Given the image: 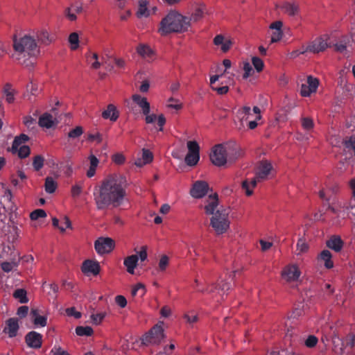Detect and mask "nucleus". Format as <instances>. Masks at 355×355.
<instances>
[{
  "label": "nucleus",
  "mask_w": 355,
  "mask_h": 355,
  "mask_svg": "<svg viewBox=\"0 0 355 355\" xmlns=\"http://www.w3.org/2000/svg\"><path fill=\"white\" fill-rule=\"evenodd\" d=\"M125 180L120 174H112L101 181L94 193L98 209L120 206L125 196Z\"/></svg>",
  "instance_id": "obj_1"
},
{
  "label": "nucleus",
  "mask_w": 355,
  "mask_h": 355,
  "mask_svg": "<svg viewBox=\"0 0 355 355\" xmlns=\"http://www.w3.org/2000/svg\"><path fill=\"white\" fill-rule=\"evenodd\" d=\"M12 58L21 64H25L26 58L35 57L40 53L35 39L28 34L14 38Z\"/></svg>",
  "instance_id": "obj_2"
},
{
  "label": "nucleus",
  "mask_w": 355,
  "mask_h": 355,
  "mask_svg": "<svg viewBox=\"0 0 355 355\" xmlns=\"http://www.w3.org/2000/svg\"><path fill=\"white\" fill-rule=\"evenodd\" d=\"M189 27V18L173 11L170 12L161 21L159 33L164 35L171 33L184 32L187 31Z\"/></svg>",
  "instance_id": "obj_3"
},
{
  "label": "nucleus",
  "mask_w": 355,
  "mask_h": 355,
  "mask_svg": "<svg viewBox=\"0 0 355 355\" xmlns=\"http://www.w3.org/2000/svg\"><path fill=\"white\" fill-rule=\"evenodd\" d=\"M272 171L273 167L270 162L267 160L260 162L257 168L256 177L250 182L245 180L242 182V188L245 190V194L248 196H251L257 183L266 180Z\"/></svg>",
  "instance_id": "obj_4"
},
{
  "label": "nucleus",
  "mask_w": 355,
  "mask_h": 355,
  "mask_svg": "<svg viewBox=\"0 0 355 355\" xmlns=\"http://www.w3.org/2000/svg\"><path fill=\"white\" fill-rule=\"evenodd\" d=\"M228 216V209H220L217 210L216 214L211 218L210 225L217 234H222L229 229L230 221Z\"/></svg>",
  "instance_id": "obj_5"
},
{
  "label": "nucleus",
  "mask_w": 355,
  "mask_h": 355,
  "mask_svg": "<svg viewBox=\"0 0 355 355\" xmlns=\"http://www.w3.org/2000/svg\"><path fill=\"white\" fill-rule=\"evenodd\" d=\"M229 146L224 144L216 145L211 150L210 159L217 166H221L226 164Z\"/></svg>",
  "instance_id": "obj_6"
},
{
  "label": "nucleus",
  "mask_w": 355,
  "mask_h": 355,
  "mask_svg": "<svg viewBox=\"0 0 355 355\" xmlns=\"http://www.w3.org/2000/svg\"><path fill=\"white\" fill-rule=\"evenodd\" d=\"M164 338V330L162 326L157 324L142 337L141 343L144 345H159Z\"/></svg>",
  "instance_id": "obj_7"
},
{
  "label": "nucleus",
  "mask_w": 355,
  "mask_h": 355,
  "mask_svg": "<svg viewBox=\"0 0 355 355\" xmlns=\"http://www.w3.org/2000/svg\"><path fill=\"white\" fill-rule=\"evenodd\" d=\"M329 38L327 35L317 37L308 43L305 47V51L312 53H319L325 51L329 46L328 43Z\"/></svg>",
  "instance_id": "obj_8"
},
{
  "label": "nucleus",
  "mask_w": 355,
  "mask_h": 355,
  "mask_svg": "<svg viewBox=\"0 0 355 355\" xmlns=\"http://www.w3.org/2000/svg\"><path fill=\"white\" fill-rule=\"evenodd\" d=\"M203 209L207 215L216 214V211L220 209H225L219 205V200L217 193H211L208 195L204 201Z\"/></svg>",
  "instance_id": "obj_9"
},
{
  "label": "nucleus",
  "mask_w": 355,
  "mask_h": 355,
  "mask_svg": "<svg viewBox=\"0 0 355 355\" xmlns=\"http://www.w3.org/2000/svg\"><path fill=\"white\" fill-rule=\"evenodd\" d=\"M28 139V136L26 135H21L15 139L12 150L13 153H17L18 155L21 158L26 157L30 154V148L28 146L22 145Z\"/></svg>",
  "instance_id": "obj_10"
},
{
  "label": "nucleus",
  "mask_w": 355,
  "mask_h": 355,
  "mask_svg": "<svg viewBox=\"0 0 355 355\" xmlns=\"http://www.w3.org/2000/svg\"><path fill=\"white\" fill-rule=\"evenodd\" d=\"M114 246V241L109 237H100L94 243L95 250L100 254L110 252Z\"/></svg>",
  "instance_id": "obj_11"
},
{
  "label": "nucleus",
  "mask_w": 355,
  "mask_h": 355,
  "mask_svg": "<svg viewBox=\"0 0 355 355\" xmlns=\"http://www.w3.org/2000/svg\"><path fill=\"white\" fill-rule=\"evenodd\" d=\"M301 275V271L296 263L286 266L282 271V277L286 282H297Z\"/></svg>",
  "instance_id": "obj_12"
},
{
  "label": "nucleus",
  "mask_w": 355,
  "mask_h": 355,
  "mask_svg": "<svg viewBox=\"0 0 355 355\" xmlns=\"http://www.w3.org/2000/svg\"><path fill=\"white\" fill-rule=\"evenodd\" d=\"M210 187L207 182L198 180L193 182L190 190V195L194 198H202L209 193Z\"/></svg>",
  "instance_id": "obj_13"
},
{
  "label": "nucleus",
  "mask_w": 355,
  "mask_h": 355,
  "mask_svg": "<svg viewBox=\"0 0 355 355\" xmlns=\"http://www.w3.org/2000/svg\"><path fill=\"white\" fill-rule=\"evenodd\" d=\"M189 153L185 157V162L189 166H194L199 161V146L196 141H190L187 143Z\"/></svg>",
  "instance_id": "obj_14"
},
{
  "label": "nucleus",
  "mask_w": 355,
  "mask_h": 355,
  "mask_svg": "<svg viewBox=\"0 0 355 355\" xmlns=\"http://www.w3.org/2000/svg\"><path fill=\"white\" fill-rule=\"evenodd\" d=\"M319 85L317 78L311 76L307 77L306 84H302L300 89V94L302 96H309L311 94L316 92Z\"/></svg>",
  "instance_id": "obj_15"
},
{
  "label": "nucleus",
  "mask_w": 355,
  "mask_h": 355,
  "mask_svg": "<svg viewBox=\"0 0 355 355\" xmlns=\"http://www.w3.org/2000/svg\"><path fill=\"white\" fill-rule=\"evenodd\" d=\"M156 10V7L150 6L147 0H140L139 1L138 10L137 15L138 17H147Z\"/></svg>",
  "instance_id": "obj_16"
},
{
  "label": "nucleus",
  "mask_w": 355,
  "mask_h": 355,
  "mask_svg": "<svg viewBox=\"0 0 355 355\" xmlns=\"http://www.w3.org/2000/svg\"><path fill=\"white\" fill-rule=\"evenodd\" d=\"M283 23L281 21H276L270 25V28L272 31L271 34V43L280 41L283 37L282 28Z\"/></svg>",
  "instance_id": "obj_17"
},
{
  "label": "nucleus",
  "mask_w": 355,
  "mask_h": 355,
  "mask_svg": "<svg viewBox=\"0 0 355 355\" xmlns=\"http://www.w3.org/2000/svg\"><path fill=\"white\" fill-rule=\"evenodd\" d=\"M26 341L27 345L31 347H40L42 345V336L35 331H31L26 335Z\"/></svg>",
  "instance_id": "obj_18"
},
{
  "label": "nucleus",
  "mask_w": 355,
  "mask_h": 355,
  "mask_svg": "<svg viewBox=\"0 0 355 355\" xmlns=\"http://www.w3.org/2000/svg\"><path fill=\"white\" fill-rule=\"evenodd\" d=\"M32 321L35 325L45 327L46 325L47 318L40 315V311L37 309H33L30 313Z\"/></svg>",
  "instance_id": "obj_19"
},
{
  "label": "nucleus",
  "mask_w": 355,
  "mask_h": 355,
  "mask_svg": "<svg viewBox=\"0 0 355 355\" xmlns=\"http://www.w3.org/2000/svg\"><path fill=\"white\" fill-rule=\"evenodd\" d=\"M132 98L133 101L135 102L141 108V112L144 114H147L150 113V103L148 102L146 98L141 97L139 94H134L132 95Z\"/></svg>",
  "instance_id": "obj_20"
},
{
  "label": "nucleus",
  "mask_w": 355,
  "mask_h": 355,
  "mask_svg": "<svg viewBox=\"0 0 355 355\" xmlns=\"http://www.w3.org/2000/svg\"><path fill=\"white\" fill-rule=\"evenodd\" d=\"M58 123V121L49 113H44L39 119V124L46 128H52Z\"/></svg>",
  "instance_id": "obj_21"
},
{
  "label": "nucleus",
  "mask_w": 355,
  "mask_h": 355,
  "mask_svg": "<svg viewBox=\"0 0 355 355\" xmlns=\"http://www.w3.org/2000/svg\"><path fill=\"white\" fill-rule=\"evenodd\" d=\"M119 114L115 105L113 104H109L107 109L102 113L103 119H109L112 121H115L119 118Z\"/></svg>",
  "instance_id": "obj_22"
},
{
  "label": "nucleus",
  "mask_w": 355,
  "mask_h": 355,
  "mask_svg": "<svg viewBox=\"0 0 355 355\" xmlns=\"http://www.w3.org/2000/svg\"><path fill=\"white\" fill-rule=\"evenodd\" d=\"M19 329L18 320L17 318H10L6 322V327L4 329L10 337H14L16 336L17 330Z\"/></svg>",
  "instance_id": "obj_23"
},
{
  "label": "nucleus",
  "mask_w": 355,
  "mask_h": 355,
  "mask_svg": "<svg viewBox=\"0 0 355 355\" xmlns=\"http://www.w3.org/2000/svg\"><path fill=\"white\" fill-rule=\"evenodd\" d=\"M281 9L285 13L294 16L299 11V5L295 2L285 1L282 4Z\"/></svg>",
  "instance_id": "obj_24"
},
{
  "label": "nucleus",
  "mask_w": 355,
  "mask_h": 355,
  "mask_svg": "<svg viewBox=\"0 0 355 355\" xmlns=\"http://www.w3.org/2000/svg\"><path fill=\"white\" fill-rule=\"evenodd\" d=\"M82 270L84 272L97 275L99 272L100 266L97 262L87 260L83 263Z\"/></svg>",
  "instance_id": "obj_25"
},
{
  "label": "nucleus",
  "mask_w": 355,
  "mask_h": 355,
  "mask_svg": "<svg viewBox=\"0 0 355 355\" xmlns=\"http://www.w3.org/2000/svg\"><path fill=\"white\" fill-rule=\"evenodd\" d=\"M139 257L137 254L127 257L124 259V265L127 268V271L130 274H134L135 268L137 267Z\"/></svg>",
  "instance_id": "obj_26"
},
{
  "label": "nucleus",
  "mask_w": 355,
  "mask_h": 355,
  "mask_svg": "<svg viewBox=\"0 0 355 355\" xmlns=\"http://www.w3.org/2000/svg\"><path fill=\"white\" fill-rule=\"evenodd\" d=\"M153 159V153L146 149L142 150V157L138 158L135 161V164L136 166L139 167H141L144 166L145 164H147L152 162Z\"/></svg>",
  "instance_id": "obj_27"
},
{
  "label": "nucleus",
  "mask_w": 355,
  "mask_h": 355,
  "mask_svg": "<svg viewBox=\"0 0 355 355\" xmlns=\"http://www.w3.org/2000/svg\"><path fill=\"white\" fill-rule=\"evenodd\" d=\"M137 53L144 58L150 61L153 59L154 52L147 45L140 44L137 48Z\"/></svg>",
  "instance_id": "obj_28"
},
{
  "label": "nucleus",
  "mask_w": 355,
  "mask_h": 355,
  "mask_svg": "<svg viewBox=\"0 0 355 355\" xmlns=\"http://www.w3.org/2000/svg\"><path fill=\"white\" fill-rule=\"evenodd\" d=\"M327 245L336 252H339L343 248V241L340 237L332 236L327 241Z\"/></svg>",
  "instance_id": "obj_29"
},
{
  "label": "nucleus",
  "mask_w": 355,
  "mask_h": 355,
  "mask_svg": "<svg viewBox=\"0 0 355 355\" xmlns=\"http://www.w3.org/2000/svg\"><path fill=\"white\" fill-rule=\"evenodd\" d=\"M89 168L87 172V175L92 178L95 175L96 169L98 165L99 161L94 155H90L89 157Z\"/></svg>",
  "instance_id": "obj_30"
},
{
  "label": "nucleus",
  "mask_w": 355,
  "mask_h": 355,
  "mask_svg": "<svg viewBox=\"0 0 355 355\" xmlns=\"http://www.w3.org/2000/svg\"><path fill=\"white\" fill-rule=\"evenodd\" d=\"M319 259L324 261V266L327 268H331L334 266L331 261V254L327 250H324L322 251L319 256Z\"/></svg>",
  "instance_id": "obj_31"
},
{
  "label": "nucleus",
  "mask_w": 355,
  "mask_h": 355,
  "mask_svg": "<svg viewBox=\"0 0 355 355\" xmlns=\"http://www.w3.org/2000/svg\"><path fill=\"white\" fill-rule=\"evenodd\" d=\"M13 297L20 303L24 304L28 302V299L26 296V291L22 288L17 289L13 293Z\"/></svg>",
  "instance_id": "obj_32"
},
{
  "label": "nucleus",
  "mask_w": 355,
  "mask_h": 355,
  "mask_svg": "<svg viewBox=\"0 0 355 355\" xmlns=\"http://www.w3.org/2000/svg\"><path fill=\"white\" fill-rule=\"evenodd\" d=\"M57 187L56 182L51 177H47L45 181V190L47 193H53Z\"/></svg>",
  "instance_id": "obj_33"
},
{
  "label": "nucleus",
  "mask_w": 355,
  "mask_h": 355,
  "mask_svg": "<svg viewBox=\"0 0 355 355\" xmlns=\"http://www.w3.org/2000/svg\"><path fill=\"white\" fill-rule=\"evenodd\" d=\"M309 250V245L306 241L303 239H300L297 243V254H302L305 253Z\"/></svg>",
  "instance_id": "obj_34"
},
{
  "label": "nucleus",
  "mask_w": 355,
  "mask_h": 355,
  "mask_svg": "<svg viewBox=\"0 0 355 355\" xmlns=\"http://www.w3.org/2000/svg\"><path fill=\"white\" fill-rule=\"evenodd\" d=\"M37 38L44 44H49L53 41V38L46 31H41L37 35Z\"/></svg>",
  "instance_id": "obj_35"
},
{
  "label": "nucleus",
  "mask_w": 355,
  "mask_h": 355,
  "mask_svg": "<svg viewBox=\"0 0 355 355\" xmlns=\"http://www.w3.org/2000/svg\"><path fill=\"white\" fill-rule=\"evenodd\" d=\"M146 293L145 286L141 283L137 284L132 289L131 294L132 296L137 295L142 297Z\"/></svg>",
  "instance_id": "obj_36"
},
{
  "label": "nucleus",
  "mask_w": 355,
  "mask_h": 355,
  "mask_svg": "<svg viewBox=\"0 0 355 355\" xmlns=\"http://www.w3.org/2000/svg\"><path fill=\"white\" fill-rule=\"evenodd\" d=\"M302 128L307 132L311 131L314 127V123L312 119L309 117H302L301 119Z\"/></svg>",
  "instance_id": "obj_37"
},
{
  "label": "nucleus",
  "mask_w": 355,
  "mask_h": 355,
  "mask_svg": "<svg viewBox=\"0 0 355 355\" xmlns=\"http://www.w3.org/2000/svg\"><path fill=\"white\" fill-rule=\"evenodd\" d=\"M76 332L80 336H91L93 333V329L90 327H78L76 329Z\"/></svg>",
  "instance_id": "obj_38"
},
{
  "label": "nucleus",
  "mask_w": 355,
  "mask_h": 355,
  "mask_svg": "<svg viewBox=\"0 0 355 355\" xmlns=\"http://www.w3.org/2000/svg\"><path fill=\"white\" fill-rule=\"evenodd\" d=\"M204 15V8L200 7L198 8L195 12L191 15V17L189 18V22L191 21H198L200 19L203 17Z\"/></svg>",
  "instance_id": "obj_39"
},
{
  "label": "nucleus",
  "mask_w": 355,
  "mask_h": 355,
  "mask_svg": "<svg viewBox=\"0 0 355 355\" xmlns=\"http://www.w3.org/2000/svg\"><path fill=\"white\" fill-rule=\"evenodd\" d=\"M26 90L28 93H30L32 96H36L38 94L41 89L38 87L37 84L35 83H30L26 86Z\"/></svg>",
  "instance_id": "obj_40"
},
{
  "label": "nucleus",
  "mask_w": 355,
  "mask_h": 355,
  "mask_svg": "<svg viewBox=\"0 0 355 355\" xmlns=\"http://www.w3.org/2000/svg\"><path fill=\"white\" fill-rule=\"evenodd\" d=\"M69 42L71 44V49L76 50L78 47V35L76 33H72L69 37Z\"/></svg>",
  "instance_id": "obj_41"
},
{
  "label": "nucleus",
  "mask_w": 355,
  "mask_h": 355,
  "mask_svg": "<svg viewBox=\"0 0 355 355\" xmlns=\"http://www.w3.org/2000/svg\"><path fill=\"white\" fill-rule=\"evenodd\" d=\"M83 133V128L81 126H76L68 133V137L71 139H76L82 135Z\"/></svg>",
  "instance_id": "obj_42"
},
{
  "label": "nucleus",
  "mask_w": 355,
  "mask_h": 355,
  "mask_svg": "<svg viewBox=\"0 0 355 355\" xmlns=\"http://www.w3.org/2000/svg\"><path fill=\"white\" fill-rule=\"evenodd\" d=\"M243 69L244 71V73L243 76V78H248L249 76H251L254 73V70L251 64L248 62H243Z\"/></svg>",
  "instance_id": "obj_43"
},
{
  "label": "nucleus",
  "mask_w": 355,
  "mask_h": 355,
  "mask_svg": "<svg viewBox=\"0 0 355 355\" xmlns=\"http://www.w3.org/2000/svg\"><path fill=\"white\" fill-rule=\"evenodd\" d=\"M33 165L36 171H39L44 165V158L41 155H37L33 159Z\"/></svg>",
  "instance_id": "obj_44"
},
{
  "label": "nucleus",
  "mask_w": 355,
  "mask_h": 355,
  "mask_svg": "<svg viewBox=\"0 0 355 355\" xmlns=\"http://www.w3.org/2000/svg\"><path fill=\"white\" fill-rule=\"evenodd\" d=\"M46 216V214L43 209H36L33 211L30 215L31 220H37L40 218H45Z\"/></svg>",
  "instance_id": "obj_45"
},
{
  "label": "nucleus",
  "mask_w": 355,
  "mask_h": 355,
  "mask_svg": "<svg viewBox=\"0 0 355 355\" xmlns=\"http://www.w3.org/2000/svg\"><path fill=\"white\" fill-rule=\"evenodd\" d=\"M242 120H247L251 115V109L249 106L243 107L239 112Z\"/></svg>",
  "instance_id": "obj_46"
},
{
  "label": "nucleus",
  "mask_w": 355,
  "mask_h": 355,
  "mask_svg": "<svg viewBox=\"0 0 355 355\" xmlns=\"http://www.w3.org/2000/svg\"><path fill=\"white\" fill-rule=\"evenodd\" d=\"M168 265V257L166 255H162L159 261V270L164 271Z\"/></svg>",
  "instance_id": "obj_47"
},
{
  "label": "nucleus",
  "mask_w": 355,
  "mask_h": 355,
  "mask_svg": "<svg viewBox=\"0 0 355 355\" xmlns=\"http://www.w3.org/2000/svg\"><path fill=\"white\" fill-rule=\"evenodd\" d=\"M347 39L346 37L344 38L343 41H341L339 43H337L335 44V49L336 51L340 53H345V51L347 50Z\"/></svg>",
  "instance_id": "obj_48"
},
{
  "label": "nucleus",
  "mask_w": 355,
  "mask_h": 355,
  "mask_svg": "<svg viewBox=\"0 0 355 355\" xmlns=\"http://www.w3.org/2000/svg\"><path fill=\"white\" fill-rule=\"evenodd\" d=\"M252 61L254 68L257 71H261L263 69V62L260 58L257 57H253Z\"/></svg>",
  "instance_id": "obj_49"
},
{
  "label": "nucleus",
  "mask_w": 355,
  "mask_h": 355,
  "mask_svg": "<svg viewBox=\"0 0 355 355\" xmlns=\"http://www.w3.org/2000/svg\"><path fill=\"white\" fill-rule=\"evenodd\" d=\"M167 106L170 108H173L177 110L182 108V104L179 102V101L173 98H171L168 100V104Z\"/></svg>",
  "instance_id": "obj_50"
},
{
  "label": "nucleus",
  "mask_w": 355,
  "mask_h": 355,
  "mask_svg": "<svg viewBox=\"0 0 355 355\" xmlns=\"http://www.w3.org/2000/svg\"><path fill=\"white\" fill-rule=\"evenodd\" d=\"M88 140L90 141H96L98 144H100L103 141V135L99 132L89 133L88 134Z\"/></svg>",
  "instance_id": "obj_51"
},
{
  "label": "nucleus",
  "mask_w": 355,
  "mask_h": 355,
  "mask_svg": "<svg viewBox=\"0 0 355 355\" xmlns=\"http://www.w3.org/2000/svg\"><path fill=\"white\" fill-rule=\"evenodd\" d=\"M105 314L103 313H97V314H92L91 319L93 324H98L101 322L103 319L104 318Z\"/></svg>",
  "instance_id": "obj_52"
},
{
  "label": "nucleus",
  "mask_w": 355,
  "mask_h": 355,
  "mask_svg": "<svg viewBox=\"0 0 355 355\" xmlns=\"http://www.w3.org/2000/svg\"><path fill=\"white\" fill-rule=\"evenodd\" d=\"M17 266L15 262H3L1 263V268L3 271L8 272Z\"/></svg>",
  "instance_id": "obj_53"
},
{
  "label": "nucleus",
  "mask_w": 355,
  "mask_h": 355,
  "mask_svg": "<svg viewBox=\"0 0 355 355\" xmlns=\"http://www.w3.org/2000/svg\"><path fill=\"white\" fill-rule=\"evenodd\" d=\"M317 342H318V338L315 336H309L305 341V345L308 347H313L317 344Z\"/></svg>",
  "instance_id": "obj_54"
},
{
  "label": "nucleus",
  "mask_w": 355,
  "mask_h": 355,
  "mask_svg": "<svg viewBox=\"0 0 355 355\" xmlns=\"http://www.w3.org/2000/svg\"><path fill=\"white\" fill-rule=\"evenodd\" d=\"M64 15L70 21H75L77 19L76 14L71 12V7H68L64 10Z\"/></svg>",
  "instance_id": "obj_55"
},
{
  "label": "nucleus",
  "mask_w": 355,
  "mask_h": 355,
  "mask_svg": "<svg viewBox=\"0 0 355 355\" xmlns=\"http://www.w3.org/2000/svg\"><path fill=\"white\" fill-rule=\"evenodd\" d=\"M305 47L306 46H302L301 50H295V51H292L289 54L290 58L294 59V58L298 57L300 55L304 54V53H307V51H305Z\"/></svg>",
  "instance_id": "obj_56"
},
{
  "label": "nucleus",
  "mask_w": 355,
  "mask_h": 355,
  "mask_svg": "<svg viewBox=\"0 0 355 355\" xmlns=\"http://www.w3.org/2000/svg\"><path fill=\"white\" fill-rule=\"evenodd\" d=\"M112 160L117 164H121L125 161V157L123 154L117 153L113 155Z\"/></svg>",
  "instance_id": "obj_57"
},
{
  "label": "nucleus",
  "mask_w": 355,
  "mask_h": 355,
  "mask_svg": "<svg viewBox=\"0 0 355 355\" xmlns=\"http://www.w3.org/2000/svg\"><path fill=\"white\" fill-rule=\"evenodd\" d=\"M355 344V335L350 334L347 336L346 345L351 348L354 347Z\"/></svg>",
  "instance_id": "obj_58"
},
{
  "label": "nucleus",
  "mask_w": 355,
  "mask_h": 355,
  "mask_svg": "<svg viewBox=\"0 0 355 355\" xmlns=\"http://www.w3.org/2000/svg\"><path fill=\"white\" fill-rule=\"evenodd\" d=\"M116 304L121 307L123 308L127 304L126 299L122 295H117L115 298Z\"/></svg>",
  "instance_id": "obj_59"
},
{
  "label": "nucleus",
  "mask_w": 355,
  "mask_h": 355,
  "mask_svg": "<svg viewBox=\"0 0 355 355\" xmlns=\"http://www.w3.org/2000/svg\"><path fill=\"white\" fill-rule=\"evenodd\" d=\"M66 313L68 315H73L76 318H79L81 316V313L75 310V308L71 307L66 309Z\"/></svg>",
  "instance_id": "obj_60"
},
{
  "label": "nucleus",
  "mask_w": 355,
  "mask_h": 355,
  "mask_svg": "<svg viewBox=\"0 0 355 355\" xmlns=\"http://www.w3.org/2000/svg\"><path fill=\"white\" fill-rule=\"evenodd\" d=\"M82 191V187L79 184L73 185L71 188V194L73 197L78 196Z\"/></svg>",
  "instance_id": "obj_61"
},
{
  "label": "nucleus",
  "mask_w": 355,
  "mask_h": 355,
  "mask_svg": "<svg viewBox=\"0 0 355 355\" xmlns=\"http://www.w3.org/2000/svg\"><path fill=\"white\" fill-rule=\"evenodd\" d=\"M6 100L8 103H11L14 101V94L10 89H5Z\"/></svg>",
  "instance_id": "obj_62"
},
{
  "label": "nucleus",
  "mask_w": 355,
  "mask_h": 355,
  "mask_svg": "<svg viewBox=\"0 0 355 355\" xmlns=\"http://www.w3.org/2000/svg\"><path fill=\"white\" fill-rule=\"evenodd\" d=\"M28 312V307L26 306H20L17 310V315L21 317H25Z\"/></svg>",
  "instance_id": "obj_63"
},
{
  "label": "nucleus",
  "mask_w": 355,
  "mask_h": 355,
  "mask_svg": "<svg viewBox=\"0 0 355 355\" xmlns=\"http://www.w3.org/2000/svg\"><path fill=\"white\" fill-rule=\"evenodd\" d=\"M53 355H69L67 352L62 350L60 347H55L52 349Z\"/></svg>",
  "instance_id": "obj_64"
}]
</instances>
